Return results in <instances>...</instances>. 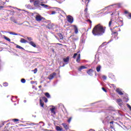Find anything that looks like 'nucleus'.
Wrapping results in <instances>:
<instances>
[{
	"mask_svg": "<svg viewBox=\"0 0 131 131\" xmlns=\"http://www.w3.org/2000/svg\"><path fill=\"white\" fill-rule=\"evenodd\" d=\"M16 48H17V49H20V50H25L24 48H23L22 47H21V46H20L19 45H16Z\"/></svg>",
	"mask_w": 131,
	"mask_h": 131,
	"instance_id": "nucleus-27",
	"label": "nucleus"
},
{
	"mask_svg": "<svg viewBox=\"0 0 131 131\" xmlns=\"http://www.w3.org/2000/svg\"><path fill=\"white\" fill-rule=\"evenodd\" d=\"M116 24H117V23H116V21H114L113 23V20L111 19V21L108 23V27H111V25L112 26H114L115 25H116Z\"/></svg>",
	"mask_w": 131,
	"mask_h": 131,
	"instance_id": "nucleus-7",
	"label": "nucleus"
},
{
	"mask_svg": "<svg viewBox=\"0 0 131 131\" xmlns=\"http://www.w3.org/2000/svg\"><path fill=\"white\" fill-rule=\"evenodd\" d=\"M112 34H115V35L117 36L118 35V33H117V32H114L112 33Z\"/></svg>",
	"mask_w": 131,
	"mask_h": 131,
	"instance_id": "nucleus-36",
	"label": "nucleus"
},
{
	"mask_svg": "<svg viewBox=\"0 0 131 131\" xmlns=\"http://www.w3.org/2000/svg\"><path fill=\"white\" fill-rule=\"evenodd\" d=\"M122 100H121V99H118L117 100V102L118 103H121V102H122Z\"/></svg>",
	"mask_w": 131,
	"mask_h": 131,
	"instance_id": "nucleus-34",
	"label": "nucleus"
},
{
	"mask_svg": "<svg viewBox=\"0 0 131 131\" xmlns=\"http://www.w3.org/2000/svg\"><path fill=\"white\" fill-rule=\"evenodd\" d=\"M40 105L41 107H43V105H45L43 103L41 102V100H40Z\"/></svg>",
	"mask_w": 131,
	"mask_h": 131,
	"instance_id": "nucleus-32",
	"label": "nucleus"
},
{
	"mask_svg": "<svg viewBox=\"0 0 131 131\" xmlns=\"http://www.w3.org/2000/svg\"><path fill=\"white\" fill-rule=\"evenodd\" d=\"M27 38L28 40H29V41H31V40H32V38H31V37H27Z\"/></svg>",
	"mask_w": 131,
	"mask_h": 131,
	"instance_id": "nucleus-38",
	"label": "nucleus"
},
{
	"mask_svg": "<svg viewBox=\"0 0 131 131\" xmlns=\"http://www.w3.org/2000/svg\"><path fill=\"white\" fill-rule=\"evenodd\" d=\"M35 91H37V88H35Z\"/></svg>",
	"mask_w": 131,
	"mask_h": 131,
	"instance_id": "nucleus-64",
	"label": "nucleus"
},
{
	"mask_svg": "<svg viewBox=\"0 0 131 131\" xmlns=\"http://www.w3.org/2000/svg\"><path fill=\"white\" fill-rule=\"evenodd\" d=\"M26 102H27L26 100H24V103H26Z\"/></svg>",
	"mask_w": 131,
	"mask_h": 131,
	"instance_id": "nucleus-59",
	"label": "nucleus"
},
{
	"mask_svg": "<svg viewBox=\"0 0 131 131\" xmlns=\"http://www.w3.org/2000/svg\"><path fill=\"white\" fill-rule=\"evenodd\" d=\"M73 27H74L75 33H76V34H77L78 33V28H77V26H76V25H74Z\"/></svg>",
	"mask_w": 131,
	"mask_h": 131,
	"instance_id": "nucleus-13",
	"label": "nucleus"
},
{
	"mask_svg": "<svg viewBox=\"0 0 131 131\" xmlns=\"http://www.w3.org/2000/svg\"><path fill=\"white\" fill-rule=\"evenodd\" d=\"M118 27V26H115V27L113 28V29H115V28H117Z\"/></svg>",
	"mask_w": 131,
	"mask_h": 131,
	"instance_id": "nucleus-52",
	"label": "nucleus"
},
{
	"mask_svg": "<svg viewBox=\"0 0 131 131\" xmlns=\"http://www.w3.org/2000/svg\"><path fill=\"white\" fill-rule=\"evenodd\" d=\"M4 38H5V39H6V40H7L8 41H11V39L8 38V37L4 36Z\"/></svg>",
	"mask_w": 131,
	"mask_h": 131,
	"instance_id": "nucleus-25",
	"label": "nucleus"
},
{
	"mask_svg": "<svg viewBox=\"0 0 131 131\" xmlns=\"http://www.w3.org/2000/svg\"><path fill=\"white\" fill-rule=\"evenodd\" d=\"M86 73L90 75V76H93L94 75V70L90 69L86 71Z\"/></svg>",
	"mask_w": 131,
	"mask_h": 131,
	"instance_id": "nucleus-6",
	"label": "nucleus"
},
{
	"mask_svg": "<svg viewBox=\"0 0 131 131\" xmlns=\"http://www.w3.org/2000/svg\"><path fill=\"white\" fill-rule=\"evenodd\" d=\"M70 57L69 56L67 57L66 58H63V62L60 63V67H64L65 65H67L69 63V59Z\"/></svg>",
	"mask_w": 131,
	"mask_h": 131,
	"instance_id": "nucleus-2",
	"label": "nucleus"
},
{
	"mask_svg": "<svg viewBox=\"0 0 131 131\" xmlns=\"http://www.w3.org/2000/svg\"><path fill=\"white\" fill-rule=\"evenodd\" d=\"M3 85L4 86H8V85H9V84L8 83V82H5L3 83Z\"/></svg>",
	"mask_w": 131,
	"mask_h": 131,
	"instance_id": "nucleus-33",
	"label": "nucleus"
},
{
	"mask_svg": "<svg viewBox=\"0 0 131 131\" xmlns=\"http://www.w3.org/2000/svg\"><path fill=\"white\" fill-rule=\"evenodd\" d=\"M126 17L127 19H131V13H128V15Z\"/></svg>",
	"mask_w": 131,
	"mask_h": 131,
	"instance_id": "nucleus-28",
	"label": "nucleus"
},
{
	"mask_svg": "<svg viewBox=\"0 0 131 131\" xmlns=\"http://www.w3.org/2000/svg\"><path fill=\"white\" fill-rule=\"evenodd\" d=\"M82 69H86V67H85V66H81L78 69V70H79V71H81V70H82Z\"/></svg>",
	"mask_w": 131,
	"mask_h": 131,
	"instance_id": "nucleus-17",
	"label": "nucleus"
},
{
	"mask_svg": "<svg viewBox=\"0 0 131 131\" xmlns=\"http://www.w3.org/2000/svg\"><path fill=\"white\" fill-rule=\"evenodd\" d=\"M45 95L46 97H47V98H51V95H50V94L49 93H46Z\"/></svg>",
	"mask_w": 131,
	"mask_h": 131,
	"instance_id": "nucleus-24",
	"label": "nucleus"
},
{
	"mask_svg": "<svg viewBox=\"0 0 131 131\" xmlns=\"http://www.w3.org/2000/svg\"><path fill=\"white\" fill-rule=\"evenodd\" d=\"M85 41V39H84V38H83V37H82L81 38L80 42L81 43H84Z\"/></svg>",
	"mask_w": 131,
	"mask_h": 131,
	"instance_id": "nucleus-23",
	"label": "nucleus"
},
{
	"mask_svg": "<svg viewBox=\"0 0 131 131\" xmlns=\"http://www.w3.org/2000/svg\"><path fill=\"white\" fill-rule=\"evenodd\" d=\"M4 125V123L0 124V128L2 127Z\"/></svg>",
	"mask_w": 131,
	"mask_h": 131,
	"instance_id": "nucleus-47",
	"label": "nucleus"
},
{
	"mask_svg": "<svg viewBox=\"0 0 131 131\" xmlns=\"http://www.w3.org/2000/svg\"><path fill=\"white\" fill-rule=\"evenodd\" d=\"M126 105H127V107H128V108L129 109L130 111H131V106H130V105L128 103H127Z\"/></svg>",
	"mask_w": 131,
	"mask_h": 131,
	"instance_id": "nucleus-35",
	"label": "nucleus"
},
{
	"mask_svg": "<svg viewBox=\"0 0 131 131\" xmlns=\"http://www.w3.org/2000/svg\"><path fill=\"white\" fill-rule=\"evenodd\" d=\"M112 86H115V85L114 84H112Z\"/></svg>",
	"mask_w": 131,
	"mask_h": 131,
	"instance_id": "nucleus-61",
	"label": "nucleus"
},
{
	"mask_svg": "<svg viewBox=\"0 0 131 131\" xmlns=\"http://www.w3.org/2000/svg\"><path fill=\"white\" fill-rule=\"evenodd\" d=\"M103 47H104V43H102V44L99 47V48H103Z\"/></svg>",
	"mask_w": 131,
	"mask_h": 131,
	"instance_id": "nucleus-49",
	"label": "nucleus"
},
{
	"mask_svg": "<svg viewBox=\"0 0 131 131\" xmlns=\"http://www.w3.org/2000/svg\"><path fill=\"white\" fill-rule=\"evenodd\" d=\"M62 125L63 126V127H64L66 129H68V128H69L68 127V125H67L66 123H62Z\"/></svg>",
	"mask_w": 131,
	"mask_h": 131,
	"instance_id": "nucleus-22",
	"label": "nucleus"
},
{
	"mask_svg": "<svg viewBox=\"0 0 131 131\" xmlns=\"http://www.w3.org/2000/svg\"><path fill=\"white\" fill-rule=\"evenodd\" d=\"M58 35L60 39H63L64 38V37H63V35H62V34L59 33L58 34Z\"/></svg>",
	"mask_w": 131,
	"mask_h": 131,
	"instance_id": "nucleus-21",
	"label": "nucleus"
},
{
	"mask_svg": "<svg viewBox=\"0 0 131 131\" xmlns=\"http://www.w3.org/2000/svg\"><path fill=\"white\" fill-rule=\"evenodd\" d=\"M102 78L104 79V80H106V79H107V76L103 75L102 76Z\"/></svg>",
	"mask_w": 131,
	"mask_h": 131,
	"instance_id": "nucleus-37",
	"label": "nucleus"
},
{
	"mask_svg": "<svg viewBox=\"0 0 131 131\" xmlns=\"http://www.w3.org/2000/svg\"><path fill=\"white\" fill-rule=\"evenodd\" d=\"M116 92H117V93L119 94L120 96L123 95V92L121 91V90L119 88L116 89Z\"/></svg>",
	"mask_w": 131,
	"mask_h": 131,
	"instance_id": "nucleus-11",
	"label": "nucleus"
},
{
	"mask_svg": "<svg viewBox=\"0 0 131 131\" xmlns=\"http://www.w3.org/2000/svg\"><path fill=\"white\" fill-rule=\"evenodd\" d=\"M42 19H44L43 17H41V16L39 15H37L36 16V20L38 21L39 22L40 21H41Z\"/></svg>",
	"mask_w": 131,
	"mask_h": 131,
	"instance_id": "nucleus-8",
	"label": "nucleus"
},
{
	"mask_svg": "<svg viewBox=\"0 0 131 131\" xmlns=\"http://www.w3.org/2000/svg\"><path fill=\"white\" fill-rule=\"evenodd\" d=\"M33 125H38V124L33 123Z\"/></svg>",
	"mask_w": 131,
	"mask_h": 131,
	"instance_id": "nucleus-53",
	"label": "nucleus"
},
{
	"mask_svg": "<svg viewBox=\"0 0 131 131\" xmlns=\"http://www.w3.org/2000/svg\"><path fill=\"white\" fill-rule=\"evenodd\" d=\"M32 124H33V123H29V125H32Z\"/></svg>",
	"mask_w": 131,
	"mask_h": 131,
	"instance_id": "nucleus-57",
	"label": "nucleus"
},
{
	"mask_svg": "<svg viewBox=\"0 0 131 131\" xmlns=\"http://www.w3.org/2000/svg\"><path fill=\"white\" fill-rule=\"evenodd\" d=\"M38 88H39V89H40V88H41V85H39V86H38Z\"/></svg>",
	"mask_w": 131,
	"mask_h": 131,
	"instance_id": "nucleus-60",
	"label": "nucleus"
},
{
	"mask_svg": "<svg viewBox=\"0 0 131 131\" xmlns=\"http://www.w3.org/2000/svg\"><path fill=\"white\" fill-rule=\"evenodd\" d=\"M121 3H118L117 4H114L110 5L107 7V8H110L111 7H114V8H120L121 7Z\"/></svg>",
	"mask_w": 131,
	"mask_h": 131,
	"instance_id": "nucleus-4",
	"label": "nucleus"
},
{
	"mask_svg": "<svg viewBox=\"0 0 131 131\" xmlns=\"http://www.w3.org/2000/svg\"><path fill=\"white\" fill-rule=\"evenodd\" d=\"M102 90L103 91V92H105V93H107V90L105 89L104 88H102Z\"/></svg>",
	"mask_w": 131,
	"mask_h": 131,
	"instance_id": "nucleus-43",
	"label": "nucleus"
},
{
	"mask_svg": "<svg viewBox=\"0 0 131 131\" xmlns=\"http://www.w3.org/2000/svg\"><path fill=\"white\" fill-rule=\"evenodd\" d=\"M110 123L111 124H113V123H114V121H112L111 122H110Z\"/></svg>",
	"mask_w": 131,
	"mask_h": 131,
	"instance_id": "nucleus-50",
	"label": "nucleus"
},
{
	"mask_svg": "<svg viewBox=\"0 0 131 131\" xmlns=\"http://www.w3.org/2000/svg\"><path fill=\"white\" fill-rule=\"evenodd\" d=\"M123 99L125 101V102H128L129 99L128 97H124Z\"/></svg>",
	"mask_w": 131,
	"mask_h": 131,
	"instance_id": "nucleus-29",
	"label": "nucleus"
},
{
	"mask_svg": "<svg viewBox=\"0 0 131 131\" xmlns=\"http://www.w3.org/2000/svg\"><path fill=\"white\" fill-rule=\"evenodd\" d=\"M39 0H36L34 2V6L35 7H39L40 6V4L39 5Z\"/></svg>",
	"mask_w": 131,
	"mask_h": 131,
	"instance_id": "nucleus-10",
	"label": "nucleus"
},
{
	"mask_svg": "<svg viewBox=\"0 0 131 131\" xmlns=\"http://www.w3.org/2000/svg\"><path fill=\"white\" fill-rule=\"evenodd\" d=\"M28 43L30 44V46H32V47H33V48H36V45H35V43L32 41L28 42Z\"/></svg>",
	"mask_w": 131,
	"mask_h": 131,
	"instance_id": "nucleus-12",
	"label": "nucleus"
},
{
	"mask_svg": "<svg viewBox=\"0 0 131 131\" xmlns=\"http://www.w3.org/2000/svg\"><path fill=\"white\" fill-rule=\"evenodd\" d=\"M56 75H57V73L54 72V73L51 74L48 77V79H49L50 80H52V79H54V77H55Z\"/></svg>",
	"mask_w": 131,
	"mask_h": 131,
	"instance_id": "nucleus-3",
	"label": "nucleus"
},
{
	"mask_svg": "<svg viewBox=\"0 0 131 131\" xmlns=\"http://www.w3.org/2000/svg\"><path fill=\"white\" fill-rule=\"evenodd\" d=\"M77 39H78V38H77V39L76 38H73L74 40H77Z\"/></svg>",
	"mask_w": 131,
	"mask_h": 131,
	"instance_id": "nucleus-56",
	"label": "nucleus"
},
{
	"mask_svg": "<svg viewBox=\"0 0 131 131\" xmlns=\"http://www.w3.org/2000/svg\"><path fill=\"white\" fill-rule=\"evenodd\" d=\"M30 3H33V0H30Z\"/></svg>",
	"mask_w": 131,
	"mask_h": 131,
	"instance_id": "nucleus-58",
	"label": "nucleus"
},
{
	"mask_svg": "<svg viewBox=\"0 0 131 131\" xmlns=\"http://www.w3.org/2000/svg\"><path fill=\"white\" fill-rule=\"evenodd\" d=\"M128 13H129V12H127V11H125L124 12V13H125V14H128Z\"/></svg>",
	"mask_w": 131,
	"mask_h": 131,
	"instance_id": "nucleus-54",
	"label": "nucleus"
},
{
	"mask_svg": "<svg viewBox=\"0 0 131 131\" xmlns=\"http://www.w3.org/2000/svg\"><path fill=\"white\" fill-rule=\"evenodd\" d=\"M118 104L120 107L122 106V102H119Z\"/></svg>",
	"mask_w": 131,
	"mask_h": 131,
	"instance_id": "nucleus-42",
	"label": "nucleus"
},
{
	"mask_svg": "<svg viewBox=\"0 0 131 131\" xmlns=\"http://www.w3.org/2000/svg\"><path fill=\"white\" fill-rule=\"evenodd\" d=\"M2 9H4V6H0V10H2Z\"/></svg>",
	"mask_w": 131,
	"mask_h": 131,
	"instance_id": "nucleus-51",
	"label": "nucleus"
},
{
	"mask_svg": "<svg viewBox=\"0 0 131 131\" xmlns=\"http://www.w3.org/2000/svg\"><path fill=\"white\" fill-rule=\"evenodd\" d=\"M84 12H88V8H85V9Z\"/></svg>",
	"mask_w": 131,
	"mask_h": 131,
	"instance_id": "nucleus-55",
	"label": "nucleus"
},
{
	"mask_svg": "<svg viewBox=\"0 0 131 131\" xmlns=\"http://www.w3.org/2000/svg\"><path fill=\"white\" fill-rule=\"evenodd\" d=\"M111 128H113V126L112 125H111Z\"/></svg>",
	"mask_w": 131,
	"mask_h": 131,
	"instance_id": "nucleus-62",
	"label": "nucleus"
},
{
	"mask_svg": "<svg viewBox=\"0 0 131 131\" xmlns=\"http://www.w3.org/2000/svg\"><path fill=\"white\" fill-rule=\"evenodd\" d=\"M55 128H56V130H57V131H62L63 130V128H62V127H61L59 126H56L55 127Z\"/></svg>",
	"mask_w": 131,
	"mask_h": 131,
	"instance_id": "nucleus-14",
	"label": "nucleus"
},
{
	"mask_svg": "<svg viewBox=\"0 0 131 131\" xmlns=\"http://www.w3.org/2000/svg\"><path fill=\"white\" fill-rule=\"evenodd\" d=\"M44 101L45 102V103H48V99L45 98V100H44Z\"/></svg>",
	"mask_w": 131,
	"mask_h": 131,
	"instance_id": "nucleus-44",
	"label": "nucleus"
},
{
	"mask_svg": "<svg viewBox=\"0 0 131 131\" xmlns=\"http://www.w3.org/2000/svg\"><path fill=\"white\" fill-rule=\"evenodd\" d=\"M21 82H22V83H25V82H26V80H25V79H21Z\"/></svg>",
	"mask_w": 131,
	"mask_h": 131,
	"instance_id": "nucleus-30",
	"label": "nucleus"
},
{
	"mask_svg": "<svg viewBox=\"0 0 131 131\" xmlns=\"http://www.w3.org/2000/svg\"><path fill=\"white\" fill-rule=\"evenodd\" d=\"M40 5L42 7H43V8H45V9H47V8L49 7V6L43 4H40Z\"/></svg>",
	"mask_w": 131,
	"mask_h": 131,
	"instance_id": "nucleus-26",
	"label": "nucleus"
},
{
	"mask_svg": "<svg viewBox=\"0 0 131 131\" xmlns=\"http://www.w3.org/2000/svg\"><path fill=\"white\" fill-rule=\"evenodd\" d=\"M55 107H52L50 108V111L51 112V113H53V114H56V112H55Z\"/></svg>",
	"mask_w": 131,
	"mask_h": 131,
	"instance_id": "nucleus-18",
	"label": "nucleus"
},
{
	"mask_svg": "<svg viewBox=\"0 0 131 131\" xmlns=\"http://www.w3.org/2000/svg\"><path fill=\"white\" fill-rule=\"evenodd\" d=\"M67 19H68V21L69 23H71V24H72L73 23V21H74V19H73V17H72V16L71 15H68L67 17Z\"/></svg>",
	"mask_w": 131,
	"mask_h": 131,
	"instance_id": "nucleus-5",
	"label": "nucleus"
},
{
	"mask_svg": "<svg viewBox=\"0 0 131 131\" xmlns=\"http://www.w3.org/2000/svg\"><path fill=\"white\" fill-rule=\"evenodd\" d=\"M72 119V117L69 118V119H68V121L69 122V123H70V122H71V120Z\"/></svg>",
	"mask_w": 131,
	"mask_h": 131,
	"instance_id": "nucleus-40",
	"label": "nucleus"
},
{
	"mask_svg": "<svg viewBox=\"0 0 131 131\" xmlns=\"http://www.w3.org/2000/svg\"><path fill=\"white\" fill-rule=\"evenodd\" d=\"M55 14H56L55 11H52L51 15H55Z\"/></svg>",
	"mask_w": 131,
	"mask_h": 131,
	"instance_id": "nucleus-45",
	"label": "nucleus"
},
{
	"mask_svg": "<svg viewBox=\"0 0 131 131\" xmlns=\"http://www.w3.org/2000/svg\"><path fill=\"white\" fill-rule=\"evenodd\" d=\"M8 33L11 34L12 35H18L19 34L13 32H8Z\"/></svg>",
	"mask_w": 131,
	"mask_h": 131,
	"instance_id": "nucleus-20",
	"label": "nucleus"
},
{
	"mask_svg": "<svg viewBox=\"0 0 131 131\" xmlns=\"http://www.w3.org/2000/svg\"><path fill=\"white\" fill-rule=\"evenodd\" d=\"M20 42L21 43H26V42L28 43V41H27L24 38H21L20 40Z\"/></svg>",
	"mask_w": 131,
	"mask_h": 131,
	"instance_id": "nucleus-15",
	"label": "nucleus"
},
{
	"mask_svg": "<svg viewBox=\"0 0 131 131\" xmlns=\"http://www.w3.org/2000/svg\"><path fill=\"white\" fill-rule=\"evenodd\" d=\"M32 71L34 72V73L35 74V73H36V72H37V69H35Z\"/></svg>",
	"mask_w": 131,
	"mask_h": 131,
	"instance_id": "nucleus-41",
	"label": "nucleus"
},
{
	"mask_svg": "<svg viewBox=\"0 0 131 131\" xmlns=\"http://www.w3.org/2000/svg\"><path fill=\"white\" fill-rule=\"evenodd\" d=\"M76 62H77V63H79V62H80V54L78 55L76 59Z\"/></svg>",
	"mask_w": 131,
	"mask_h": 131,
	"instance_id": "nucleus-16",
	"label": "nucleus"
},
{
	"mask_svg": "<svg viewBox=\"0 0 131 131\" xmlns=\"http://www.w3.org/2000/svg\"><path fill=\"white\" fill-rule=\"evenodd\" d=\"M12 121H14V122H17V121H19V119H12Z\"/></svg>",
	"mask_w": 131,
	"mask_h": 131,
	"instance_id": "nucleus-31",
	"label": "nucleus"
},
{
	"mask_svg": "<svg viewBox=\"0 0 131 131\" xmlns=\"http://www.w3.org/2000/svg\"><path fill=\"white\" fill-rule=\"evenodd\" d=\"M54 26L55 25H54V24H49L47 26V28L48 29H52Z\"/></svg>",
	"mask_w": 131,
	"mask_h": 131,
	"instance_id": "nucleus-9",
	"label": "nucleus"
},
{
	"mask_svg": "<svg viewBox=\"0 0 131 131\" xmlns=\"http://www.w3.org/2000/svg\"><path fill=\"white\" fill-rule=\"evenodd\" d=\"M113 15H114V13H112V14H111L112 16H113Z\"/></svg>",
	"mask_w": 131,
	"mask_h": 131,
	"instance_id": "nucleus-63",
	"label": "nucleus"
},
{
	"mask_svg": "<svg viewBox=\"0 0 131 131\" xmlns=\"http://www.w3.org/2000/svg\"><path fill=\"white\" fill-rule=\"evenodd\" d=\"M96 71L100 72L101 71V66H98L96 67Z\"/></svg>",
	"mask_w": 131,
	"mask_h": 131,
	"instance_id": "nucleus-19",
	"label": "nucleus"
},
{
	"mask_svg": "<svg viewBox=\"0 0 131 131\" xmlns=\"http://www.w3.org/2000/svg\"><path fill=\"white\" fill-rule=\"evenodd\" d=\"M76 56H77V53H75L73 56V58L75 59V58H76Z\"/></svg>",
	"mask_w": 131,
	"mask_h": 131,
	"instance_id": "nucleus-39",
	"label": "nucleus"
},
{
	"mask_svg": "<svg viewBox=\"0 0 131 131\" xmlns=\"http://www.w3.org/2000/svg\"><path fill=\"white\" fill-rule=\"evenodd\" d=\"M92 33L94 36H101L105 33V29L101 24H98L94 27Z\"/></svg>",
	"mask_w": 131,
	"mask_h": 131,
	"instance_id": "nucleus-1",
	"label": "nucleus"
},
{
	"mask_svg": "<svg viewBox=\"0 0 131 131\" xmlns=\"http://www.w3.org/2000/svg\"><path fill=\"white\" fill-rule=\"evenodd\" d=\"M88 22H89V23H90V24H92V20L88 19L86 20Z\"/></svg>",
	"mask_w": 131,
	"mask_h": 131,
	"instance_id": "nucleus-46",
	"label": "nucleus"
},
{
	"mask_svg": "<svg viewBox=\"0 0 131 131\" xmlns=\"http://www.w3.org/2000/svg\"><path fill=\"white\" fill-rule=\"evenodd\" d=\"M112 76H113V77L112 78V79H114L115 78V76H114V75H112Z\"/></svg>",
	"mask_w": 131,
	"mask_h": 131,
	"instance_id": "nucleus-48",
	"label": "nucleus"
}]
</instances>
